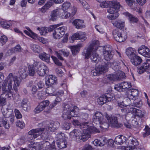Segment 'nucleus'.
I'll list each match as a JSON object with an SVG mask.
<instances>
[{
	"instance_id": "obj_1",
	"label": "nucleus",
	"mask_w": 150,
	"mask_h": 150,
	"mask_svg": "<svg viewBox=\"0 0 150 150\" xmlns=\"http://www.w3.org/2000/svg\"><path fill=\"white\" fill-rule=\"evenodd\" d=\"M14 82L13 85V90L16 92L18 91V87L20 85L21 80L17 76H14L12 73H10L6 79L4 81L2 84L3 90L5 92H11L13 91L12 82Z\"/></svg>"
},
{
	"instance_id": "obj_2",
	"label": "nucleus",
	"mask_w": 150,
	"mask_h": 150,
	"mask_svg": "<svg viewBox=\"0 0 150 150\" xmlns=\"http://www.w3.org/2000/svg\"><path fill=\"white\" fill-rule=\"evenodd\" d=\"M99 45V42L97 40H94L90 44L87 49L84 51V54L85 58L88 59L90 57L92 61L97 63L100 59L98 55L97 54L96 50L97 49Z\"/></svg>"
},
{
	"instance_id": "obj_3",
	"label": "nucleus",
	"mask_w": 150,
	"mask_h": 150,
	"mask_svg": "<svg viewBox=\"0 0 150 150\" xmlns=\"http://www.w3.org/2000/svg\"><path fill=\"white\" fill-rule=\"evenodd\" d=\"M62 117L65 120L70 119L71 117H76L77 114L76 110H78V108L73 105L66 104L64 105Z\"/></svg>"
},
{
	"instance_id": "obj_4",
	"label": "nucleus",
	"mask_w": 150,
	"mask_h": 150,
	"mask_svg": "<svg viewBox=\"0 0 150 150\" xmlns=\"http://www.w3.org/2000/svg\"><path fill=\"white\" fill-rule=\"evenodd\" d=\"M93 122L97 124L98 123L100 127L103 129H107L109 127V124L106 122L103 115L100 112H96L93 117Z\"/></svg>"
},
{
	"instance_id": "obj_5",
	"label": "nucleus",
	"mask_w": 150,
	"mask_h": 150,
	"mask_svg": "<svg viewBox=\"0 0 150 150\" xmlns=\"http://www.w3.org/2000/svg\"><path fill=\"white\" fill-rule=\"evenodd\" d=\"M29 147L31 150H39L43 149L52 150L54 147L51 146L50 144L47 141H43L40 144L39 143H31L29 144Z\"/></svg>"
},
{
	"instance_id": "obj_6",
	"label": "nucleus",
	"mask_w": 150,
	"mask_h": 150,
	"mask_svg": "<svg viewBox=\"0 0 150 150\" xmlns=\"http://www.w3.org/2000/svg\"><path fill=\"white\" fill-rule=\"evenodd\" d=\"M90 123L85 122L83 123L81 125L82 128H83V133L79 137V139L83 142L86 141L89 137H90V134L91 131V127L90 125Z\"/></svg>"
},
{
	"instance_id": "obj_7",
	"label": "nucleus",
	"mask_w": 150,
	"mask_h": 150,
	"mask_svg": "<svg viewBox=\"0 0 150 150\" xmlns=\"http://www.w3.org/2000/svg\"><path fill=\"white\" fill-rule=\"evenodd\" d=\"M43 127L32 129L28 132V138L29 140H32L40 136L42 134V131L45 130Z\"/></svg>"
},
{
	"instance_id": "obj_8",
	"label": "nucleus",
	"mask_w": 150,
	"mask_h": 150,
	"mask_svg": "<svg viewBox=\"0 0 150 150\" xmlns=\"http://www.w3.org/2000/svg\"><path fill=\"white\" fill-rule=\"evenodd\" d=\"M103 53L105 59L109 61L112 58L113 54L111 52L112 47L107 45L103 47Z\"/></svg>"
},
{
	"instance_id": "obj_9",
	"label": "nucleus",
	"mask_w": 150,
	"mask_h": 150,
	"mask_svg": "<svg viewBox=\"0 0 150 150\" xmlns=\"http://www.w3.org/2000/svg\"><path fill=\"white\" fill-rule=\"evenodd\" d=\"M108 68L107 63L104 65H99L95 69L92 70L91 73L94 76L99 75L102 73L106 72L108 71Z\"/></svg>"
},
{
	"instance_id": "obj_10",
	"label": "nucleus",
	"mask_w": 150,
	"mask_h": 150,
	"mask_svg": "<svg viewBox=\"0 0 150 150\" xmlns=\"http://www.w3.org/2000/svg\"><path fill=\"white\" fill-rule=\"evenodd\" d=\"M114 98L112 95L108 94L100 96L98 98L97 101L99 104L102 105L107 102L112 101Z\"/></svg>"
},
{
	"instance_id": "obj_11",
	"label": "nucleus",
	"mask_w": 150,
	"mask_h": 150,
	"mask_svg": "<svg viewBox=\"0 0 150 150\" xmlns=\"http://www.w3.org/2000/svg\"><path fill=\"white\" fill-rule=\"evenodd\" d=\"M131 86L130 83L124 81L120 84H118L116 85L114 87V89L120 92L127 90Z\"/></svg>"
},
{
	"instance_id": "obj_12",
	"label": "nucleus",
	"mask_w": 150,
	"mask_h": 150,
	"mask_svg": "<svg viewBox=\"0 0 150 150\" xmlns=\"http://www.w3.org/2000/svg\"><path fill=\"white\" fill-rule=\"evenodd\" d=\"M121 110L122 114L121 115V117L120 119L122 120L123 118H125V117L127 113L131 112L133 114L134 111V110H135V108L131 106L126 105L123 109H122Z\"/></svg>"
},
{
	"instance_id": "obj_13",
	"label": "nucleus",
	"mask_w": 150,
	"mask_h": 150,
	"mask_svg": "<svg viewBox=\"0 0 150 150\" xmlns=\"http://www.w3.org/2000/svg\"><path fill=\"white\" fill-rule=\"evenodd\" d=\"M50 103L49 101L45 100L41 102L35 108L34 112L36 113H38L42 111L48 106Z\"/></svg>"
},
{
	"instance_id": "obj_14",
	"label": "nucleus",
	"mask_w": 150,
	"mask_h": 150,
	"mask_svg": "<svg viewBox=\"0 0 150 150\" xmlns=\"http://www.w3.org/2000/svg\"><path fill=\"white\" fill-rule=\"evenodd\" d=\"M139 54L148 58L150 57V50L146 46L142 45L138 49Z\"/></svg>"
},
{
	"instance_id": "obj_15",
	"label": "nucleus",
	"mask_w": 150,
	"mask_h": 150,
	"mask_svg": "<svg viewBox=\"0 0 150 150\" xmlns=\"http://www.w3.org/2000/svg\"><path fill=\"white\" fill-rule=\"evenodd\" d=\"M107 64L108 67L110 66L116 71H118L120 69V65H125L122 60H120V62L115 60L112 63L109 62H107Z\"/></svg>"
},
{
	"instance_id": "obj_16",
	"label": "nucleus",
	"mask_w": 150,
	"mask_h": 150,
	"mask_svg": "<svg viewBox=\"0 0 150 150\" xmlns=\"http://www.w3.org/2000/svg\"><path fill=\"white\" fill-rule=\"evenodd\" d=\"M112 5H113L116 8H120V3L117 1H103L100 4V6L102 8H107Z\"/></svg>"
},
{
	"instance_id": "obj_17",
	"label": "nucleus",
	"mask_w": 150,
	"mask_h": 150,
	"mask_svg": "<svg viewBox=\"0 0 150 150\" xmlns=\"http://www.w3.org/2000/svg\"><path fill=\"white\" fill-rule=\"evenodd\" d=\"M62 11V10L60 8L56 9L51 11L49 20L52 21H55L59 17H60V13Z\"/></svg>"
},
{
	"instance_id": "obj_18",
	"label": "nucleus",
	"mask_w": 150,
	"mask_h": 150,
	"mask_svg": "<svg viewBox=\"0 0 150 150\" xmlns=\"http://www.w3.org/2000/svg\"><path fill=\"white\" fill-rule=\"evenodd\" d=\"M2 93L1 94V96L0 97V105H5L6 104V98L3 97V96L5 93H8L7 94H6L5 95L6 98H9L12 95V91H11V92H5L3 90L2 86Z\"/></svg>"
},
{
	"instance_id": "obj_19",
	"label": "nucleus",
	"mask_w": 150,
	"mask_h": 150,
	"mask_svg": "<svg viewBox=\"0 0 150 150\" xmlns=\"http://www.w3.org/2000/svg\"><path fill=\"white\" fill-rule=\"evenodd\" d=\"M150 63L146 62L143 63L142 65L138 68L137 70V72L139 74H142L146 70H148V72L150 71Z\"/></svg>"
},
{
	"instance_id": "obj_20",
	"label": "nucleus",
	"mask_w": 150,
	"mask_h": 150,
	"mask_svg": "<svg viewBox=\"0 0 150 150\" xmlns=\"http://www.w3.org/2000/svg\"><path fill=\"white\" fill-rule=\"evenodd\" d=\"M48 72V68L45 64H42L38 68L37 72L38 75L40 76H44Z\"/></svg>"
},
{
	"instance_id": "obj_21",
	"label": "nucleus",
	"mask_w": 150,
	"mask_h": 150,
	"mask_svg": "<svg viewBox=\"0 0 150 150\" xmlns=\"http://www.w3.org/2000/svg\"><path fill=\"white\" fill-rule=\"evenodd\" d=\"M69 51L65 50H62L58 52H55V54L58 58L62 61L64 60V58L62 57V55L63 54L64 57H67L69 54Z\"/></svg>"
},
{
	"instance_id": "obj_22",
	"label": "nucleus",
	"mask_w": 150,
	"mask_h": 150,
	"mask_svg": "<svg viewBox=\"0 0 150 150\" xmlns=\"http://www.w3.org/2000/svg\"><path fill=\"white\" fill-rule=\"evenodd\" d=\"M112 23L113 25L116 28L120 30H122L124 31V29L126 30V28H125V22L121 20H118L115 22L112 21Z\"/></svg>"
},
{
	"instance_id": "obj_23",
	"label": "nucleus",
	"mask_w": 150,
	"mask_h": 150,
	"mask_svg": "<svg viewBox=\"0 0 150 150\" xmlns=\"http://www.w3.org/2000/svg\"><path fill=\"white\" fill-rule=\"evenodd\" d=\"M74 25L77 29H81L85 28V26L84 24V21L80 19L74 20L72 22Z\"/></svg>"
},
{
	"instance_id": "obj_24",
	"label": "nucleus",
	"mask_w": 150,
	"mask_h": 150,
	"mask_svg": "<svg viewBox=\"0 0 150 150\" xmlns=\"http://www.w3.org/2000/svg\"><path fill=\"white\" fill-rule=\"evenodd\" d=\"M127 141H128V145L126 147H132L134 146V148L139 144L137 139L132 137H130Z\"/></svg>"
},
{
	"instance_id": "obj_25",
	"label": "nucleus",
	"mask_w": 150,
	"mask_h": 150,
	"mask_svg": "<svg viewBox=\"0 0 150 150\" xmlns=\"http://www.w3.org/2000/svg\"><path fill=\"white\" fill-rule=\"evenodd\" d=\"M106 141L105 138L103 136L100 137L99 140L98 139L95 140L93 142V143L95 146H102L105 144Z\"/></svg>"
},
{
	"instance_id": "obj_26",
	"label": "nucleus",
	"mask_w": 150,
	"mask_h": 150,
	"mask_svg": "<svg viewBox=\"0 0 150 150\" xmlns=\"http://www.w3.org/2000/svg\"><path fill=\"white\" fill-rule=\"evenodd\" d=\"M129 94L127 96L129 99L135 100L138 95V91L137 90L132 89L128 91Z\"/></svg>"
},
{
	"instance_id": "obj_27",
	"label": "nucleus",
	"mask_w": 150,
	"mask_h": 150,
	"mask_svg": "<svg viewBox=\"0 0 150 150\" xmlns=\"http://www.w3.org/2000/svg\"><path fill=\"white\" fill-rule=\"evenodd\" d=\"M82 47V45L81 44H79L77 45L71 46L70 47L72 54L73 56L76 55L78 53L81 47Z\"/></svg>"
},
{
	"instance_id": "obj_28",
	"label": "nucleus",
	"mask_w": 150,
	"mask_h": 150,
	"mask_svg": "<svg viewBox=\"0 0 150 150\" xmlns=\"http://www.w3.org/2000/svg\"><path fill=\"white\" fill-rule=\"evenodd\" d=\"M27 68L25 66H22L20 68L18 72L22 79H25L27 76Z\"/></svg>"
},
{
	"instance_id": "obj_29",
	"label": "nucleus",
	"mask_w": 150,
	"mask_h": 150,
	"mask_svg": "<svg viewBox=\"0 0 150 150\" xmlns=\"http://www.w3.org/2000/svg\"><path fill=\"white\" fill-rule=\"evenodd\" d=\"M126 140V138L123 135L117 136L114 140L115 143L117 144L121 145Z\"/></svg>"
},
{
	"instance_id": "obj_30",
	"label": "nucleus",
	"mask_w": 150,
	"mask_h": 150,
	"mask_svg": "<svg viewBox=\"0 0 150 150\" xmlns=\"http://www.w3.org/2000/svg\"><path fill=\"white\" fill-rule=\"evenodd\" d=\"M59 123L57 122H51L48 126V129H47V131L54 132L56 130L59 126Z\"/></svg>"
},
{
	"instance_id": "obj_31",
	"label": "nucleus",
	"mask_w": 150,
	"mask_h": 150,
	"mask_svg": "<svg viewBox=\"0 0 150 150\" xmlns=\"http://www.w3.org/2000/svg\"><path fill=\"white\" fill-rule=\"evenodd\" d=\"M124 14L128 17V19L131 23H137L138 22V19L137 18L133 15L131 14L128 12H126Z\"/></svg>"
},
{
	"instance_id": "obj_32",
	"label": "nucleus",
	"mask_w": 150,
	"mask_h": 150,
	"mask_svg": "<svg viewBox=\"0 0 150 150\" xmlns=\"http://www.w3.org/2000/svg\"><path fill=\"white\" fill-rule=\"evenodd\" d=\"M52 3L50 2H47L42 7L38 9L39 12L41 13H45L52 6Z\"/></svg>"
},
{
	"instance_id": "obj_33",
	"label": "nucleus",
	"mask_w": 150,
	"mask_h": 150,
	"mask_svg": "<svg viewBox=\"0 0 150 150\" xmlns=\"http://www.w3.org/2000/svg\"><path fill=\"white\" fill-rule=\"evenodd\" d=\"M57 79L56 77L52 75L48 76V79L46 81V83L48 86H51L56 83Z\"/></svg>"
},
{
	"instance_id": "obj_34",
	"label": "nucleus",
	"mask_w": 150,
	"mask_h": 150,
	"mask_svg": "<svg viewBox=\"0 0 150 150\" xmlns=\"http://www.w3.org/2000/svg\"><path fill=\"white\" fill-rule=\"evenodd\" d=\"M3 114L4 117L0 118V127L3 125L6 129H8L10 127L9 124L7 123L6 117H5V115Z\"/></svg>"
},
{
	"instance_id": "obj_35",
	"label": "nucleus",
	"mask_w": 150,
	"mask_h": 150,
	"mask_svg": "<svg viewBox=\"0 0 150 150\" xmlns=\"http://www.w3.org/2000/svg\"><path fill=\"white\" fill-rule=\"evenodd\" d=\"M142 60L139 56L136 55L134 57L131 59L132 63L135 65H138L142 62Z\"/></svg>"
},
{
	"instance_id": "obj_36",
	"label": "nucleus",
	"mask_w": 150,
	"mask_h": 150,
	"mask_svg": "<svg viewBox=\"0 0 150 150\" xmlns=\"http://www.w3.org/2000/svg\"><path fill=\"white\" fill-rule=\"evenodd\" d=\"M39 57L42 60L47 63L50 62V55L45 53H41L39 54Z\"/></svg>"
},
{
	"instance_id": "obj_37",
	"label": "nucleus",
	"mask_w": 150,
	"mask_h": 150,
	"mask_svg": "<svg viewBox=\"0 0 150 150\" xmlns=\"http://www.w3.org/2000/svg\"><path fill=\"white\" fill-rule=\"evenodd\" d=\"M112 35L113 38H127L126 34L125 33L124 34H122L120 33H119L118 30L116 29L112 31Z\"/></svg>"
},
{
	"instance_id": "obj_38",
	"label": "nucleus",
	"mask_w": 150,
	"mask_h": 150,
	"mask_svg": "<svg viewBox=\"0 0 150 150\" xmlns=\"http://www.w3.org/2000/svg\"><path fill=\"white\" fill-rule=\"evenodd\" d=\"M22 49L19 45H18L13 48L9 50L8 51L9 53H16L21 52Z\"/></svg>"
},
{
	"instance_id": "obj_39",
	"label": "nucleus",
	"mask_w": 150,
	"mask_h": 150,
	"mask_svg": "<svg viewBox=\"0 0 150 150\" xmlns=\"http://www.w3.org/2000/svg\"><path fill=\"white\" fill-rule=\"evenodd\" d=\"M57 146L60 149L66 148L67 146V143L66 140L57 142Z\"/></svg>"
},
{
	"instance_id": "obj_40",
	"label": "nucleus",
	"mask_w": 150,
	"mask_h": 150,
	"mask_svg": "<svg viewBox=\"0 0 150 150\" xmlns=\"http://www.w3.org/2000/svg\"><path fill=\"white\" fill-rule=\"evenodd\" d=\"M116 72L117 80L120 81L126 78L125 74L123 72L119 70Z\"/></svg>"
},
{
	"instance_id": "obj_41",
	"label": "nucleus",
	"mask_w": 150,
	"mask_h": 150,
	"mask_svg": "<svg viewBox=\"0 0 150 150\" xmlns=\"http://www.w3.org/2000/svg\"><path fill=\"white\" fill-rule=\"evenodd\" d=\"M71 7V5L70 2H65L62 5V10L64 11H69Z\"/></svg>"
},
{
	"instance_id": "obj_42",
	"label": "nucleus",
	"mask_w": 150,
	"mask_h": 150,
	"mask_svg": "<svg viewBox=\"0 0 150 150\" xmlns=\"http://www.w3.org/2000/svg\"><path fill=\"white\" fill-rule=\"evenodd\" d=\"M30 47L31 49L35 53H39L42 50L41 48L38 45L31 44Z\"/></svg>"
},
{
	"instance_id": "obj_43",
	"label": "nucleus",
	"mask_w": 150,
	"mask_h": 150,
	"mask_svg": "<svg viewBox=\"0 0 150 150\" xmlns=\"http://www.w3.org/2000/svg\"><path fill=\"white\" fill-rule=\"evenodd\" d=\"M109 122L112 126L117 127L118 123L117 117L115 116L112 117Z\"/></svg>"
},
{
	"instance_id": "obj_44",
	"label": "nucleus",
	"mask_w": 150,
	"mask_h": 150,
	"mask_svg": "<svg viewBox=\"0 0 150 150\" xmlns=\"http://www.w3.org/2000/svg\"><path fill=\"white\" fill-rule=\"evenodd\" d=\"M48 28L47 27H38L37 29L40 32L41 35H45L48 33Z\"/></svg>"
},
{
	"instance_id": "obj_45",
	"label": "nucleus",
	"mask_w": 150,
	"mask_h": 150,
	"mask_svg": "<svg viewBox=\"0 0 150 150\" xmlns=\"http://www.w3.org/2000/svg\"><path fill=\"white\" fill-rule=\"evenodd\" d=\"M55 91V89L52 86L47 87L46 90V93L51 95H55L54 92Z\"/></svg>"
},
{
	"instance_id": "obj_46",
	"label": "nucleus",
	"mask_w": 150,
	"mask_h": 150,
	"mask_svg": "<svg viewBox=\"0 0 150 150\" xmlns=\"http://www.w3.org/2000/svg\"><path fill=\"white\" fill-rule=\"evenodd\" d=\"M85 35V32L81 31H79L76 32L73 35L71 38H85L84 36Z\"/></svg>"
},
{
	"instance_id": "obj_47",
	"label": "nucleus",
	"mask_w": 150,
	"mask_h": 150,
	"mask_svg": "<svg viewBox=\"0 0 150 150\" xmlns=\"http://www.w3.org/2000/svg\"><path fill=\"white\" fill-rule=\"evenodd\" d=\"M28 102L25 100H23L21 103V106L23 109L25 111H27L29 106L28 105Z\"/></svg>"
},
{
	"instance_id": "obj_48",
	"label": "nucleus",
	"mask_w": 150,
	"mask_h": 150,
	"mask_svg": "<svg viewBox=\"0 0 150 150\" xmlns=\"http://www.w3.org/2000/svg\"><path fill=\"white\" fill-rule=\"evenodd\" d=\"M57 142L65 140V137L64 134L62 132L57 134L56 135Z\"/></svg>"
},
{
	"instance_id": "obj_49",
	"label": "nucleus",
	"mask_w": 150,
	"mask_h": 150,
	"mask_svg": "<svg viewBox=\"0 0 150 150\" xmlns=\"http://www.w3.org/2000/svg\"><path fill=\"white\" fill-rule=\"evenodd\" d=\"M109 8L107 9V11L110 14H114L116 12V9H118L120 8H116L113 5L110 6Z\"/></svg>"
},
{
	"instance_id": "obj_50",
	"label": "nucleus",
	"mask_w": 150,
	"mask_h": 150,
	"mask_svg": "<svg viewBox=\"0 0 150 150\" xmlns=\"http://www.w3.org/2000/svg\"><path fill=\"white\" fill-rule=\"evenodd\" d=\"M36 69V67H34L33 65L30 66L29 67V74L30 76H33L35 73V70Z\"/></svg>"
},
{
	"instance_id": "obj_51",
	"label": "nucleus",
	"mask_w": 150,
	"mask_h": 150,
	"mask_svg": "<svg viewBox=\"0 0 150 150\" xmlns=\"http://www.w3.org/2000/svg\"><path fill=\"white\" fill-rule=\"evenodd\" d=\"M62 10L60 13V17L62 18H67L70 17V14L67 11L64 12Z\"/></svg>"
},
{
	"instance_id": "obj_52",
	"label": "nucleus",
	"mask_w": 150,
	"mask_h": 150,
	"mask_svg": "<svg viewBox=\"0 0 150 150\" xmlns=\"http://www.w3.org/2000/svg\"><path fill=\"white\" fill-rule=\"evenodd\" d=\"M136 53V52L134 48H131V51L130 52H128L127 56L131 59L135 56Z\"/></svg>"
},
{
	"instance_id": "obj_53",
	"label": "nucleus",
	"mask_w": 150,
	"mask_h": 150,
	"mask_svg": "<svg viewBox=\"0 0 150 150\" xmlns=\"http://www.w3.org/2000/svg\"><path fill=\"white\" fill-rule=\"evenodd\" d=\"M81 133L79 132L76 129H74L70 133V135L75 136L77 139H79V137L81 136Z\"/></svg>"
},
{
	"instance_id": "obj_54",
	"label": "nucleus",
	"mask_w": 150,
	"mask_h": 150,
	"mask_svg": "<svg viewBox=\"0 0 150 150\" xmlns=\"http://www.w3.org/2000/svg\"><path fill=\"white\" fill-rule=\"evenodd\" d=\"M133 114H135L139 117H142L144 115V112L141 110L135 108V110L134 111Z\"/></svg>"
},
{
	"instance_id": "obj_55",
	"label": "nucleus",
	"mask_w": 150,
	"mask_h": 150,
	"mask_svg": "<svg viewBox=\"0 0 150 150\" xmlns=\"http://www.w3.org/2000/svg\"><path fill=\"white\" fill-rule=\"evenodd\" d=\"M108 79L110 81H115L117 80L116 74H109L107 76Z\"/></svg>"
},
{
	"instance_id": "obj_56",
	"label": "nucleus",
	"mask_w": 150,
	"mask_h": 150,
	"mask_svg": "<svg viewBox=\"0 0 150 150\" xmlns=\"http://www.w3.org/2000/svg\"><path fill=\"white\" fill-rule=\"evenodd\" d=\"M123 149L124 150H144V147H139L134 148V146L132 147H123Z\"/></svg>"
},
{
	"instance_id": "obj_57",
	"label": "nucleus",
	"mask_w": 150,
	"mask_h": 150,
	"mask_svg": "<svg viewBox=\"0 0 150 150\" xmlns=\"http://www.w3.org/2000/svg\"><path fill=\"white\" fill-rule=\"evenodd\" d=\"M127 5L132 8H133V6L135 4V1L133 0H125Z\"/></svg>"
},
{
	"instance_id": "obj_58",
	"label": "nucleus",
	"mask_w": 150,
	"mask_h": 150,
	"mask_svg": "<svg viewBox=\"0 0 150 150\" xmlns=\"http://www.w3.org/2000/svg\"><path fill=\"white\" fill-rule=\"evenodd\" d=\"M145 132L143 134L144 137H146L150 134V128L149 127L147 126H146L144 129Z\"/></svg>"
},
{
	"instance_id": "obj_59",
	"label": "nucleus",
	"mask_w": 150,
	"mask_h": 150,
	"mask_svg": "<svg viewBox=\"0 0 150 150\" xmlns=\"http://www.w3.org/2000/svg\"><path fill=\"white\" fill-rule=\"evenodd\" d=\"M61 24H58L57 25H51L49 27H47L48 31V32H51L54 29L56 28L57 27L60 26Z\"/></svg>"
},
{
	"instance_id": "obj_60",
	"label": "nucleus",
	"mask_w": 150,
	"mask_h": 150,
	"mask_svg": "<svg viewBox=\"0 0 150 150\" xmlns=\"http://www.w3.org/2000/svg\"><path fill=\"white\" fill-rule=\"evenodd\" d=\"M80 114V118L84 120H87L89 117L88 114L86 112H81Z\"/></svg>"
},
{
	"instance_id": "obj_61",
	"label": "nucleus",
	"mask_w": 150,
	"mask_h": 150,
	"mask_svg": "<svg viewBox=\"0 0 150 150\" xmlns=\"http://www.w3.org/2000/svg\"><path fill=\"white\" fill-rule=\"evenodd\" d=\"M70 9L71 10V11L69 12V13L70 14V16L73 17L76 14L77 11V9L76 7L74 6L71 7Z\"/></svg>"
},
{
	"instance_id": "obj_62",
	"label": "nucleus",
	"mask_w": 150,
	"mask_h": 150,
	"mask_svg": "<svg viewBox=\"0 0 150 150\" xmlns=\"http://www.w3.org/2000/svg\"><path fill=\"white\" fill-rule=\"evenodd\" d=\"M51 58L54 61L55 64L56 65L59 66H61L62 65V63L59 61L57 57L54 56H52Z\"/></svg>"
},
{
	"instance_id": "obj_63",
	"label": "nucleus",
	"mask_w": 150,
	"mask_h": 150,
	"mask_svg": "<svg viewBox=\"0 0 150 150\" xmlns=\"http://www.w3.org/2000/svg\"><path fill=\"white\" fill-rule=\"evenodd\" d=\"M51 58L54 61L55 64L56 65L59 66H61L62 65V63L59 61L57 57L54 56H52Z\"/></svg>"
},
{
	"instance_id": "obj_64",
	"label": "nucleus",
	"mask_w": 150,
	"mask_h": 150,
	"mask_svg": "<svg viewBox=\"0 0 150 150\" xmlns=\"http://www.w3.org/2000/svg\"><path fill=\"white\" fill-rule=\"evenodd\" d=\"M0 24L3 28H7L10 27V25L8 24L6 22L4 21H0Z\"/></svg>"
}]
</instances>
